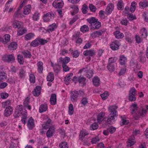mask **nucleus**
<instances>
[{"mask_svg":"<svg viewBox=\"0 0 148 148\" xmlns=\"http://www.w3.org/2000/svg\"><path fill=\"white\" fill-rule=\"evenodd\" d=\"M73 73H70L68 74L65 77L64 81L65 82V83L66 85H68L70 83L71 79V77L73 75Z\"/></svg>","mask_w":148,"mask_h":148,"instance_id":"34","label":"nucleus"},{"mask_svg":"<svg viewBox=\"0 0 148 148\" xmlns=\"http://www.w3.org/2000/svg\"><path fill=\"white\" fill-rule=\"evenodd\" d=\"M100 139L98 136H97L92 138L91 141L92 144H96L99 141Z\"/></svg>","mask_w":148,"mask_h":148,"instance_id":"56","label":"nucleus"},{"mask_svg":"<svg viewBox=\"0 0 148 148\" xmlns=\"http://www.w3.org/2000/svg\"><path fill=\"white\" fill-rule=\"evenodd\" d=\"M31 7L30 5H26L24 8L23 12L25 14L27 15L31 12Z\"/></svg>","mask_w":148,"mask_h":148,"instance_id":"35","label":"nucleus"},{"mask_svg":"<svg viewBox=\"0 0 148 148\" xmlns=\"http://www.w3.org/2000/svg\"><path fill=\"white\" fill-rule=\"evenodd\" d=\"M114 34L116 38L120 39L123 38L124 36V34L119 31H116L114 32Z\"/></svg>","mask_w":148,"mask_h":148,"instance_id":"31","label":"nucleus"},{"mask_svg":"<svg viewBox=\"0 0 148 148\" xmlns=\"http://www.w3.org/2000/svg\"><path fill=\"white\" fill-rule=\"evenodd\" d=\"M2 60L5 62H13L15 59L13 56L11 54L4 55L2 58Z\"/></svg>","mask_w":148,"mask_h":148,"instance_id":"13","label":"nucleus"},{"mask_svg":"<svg viewBox=\"0 0 148 148\" xmlns=\"http://www.w3.org/2000/svg\"><path fill=\"white\" fill-rule=\"evenodd\" d=\"M41 87L40 86H37L32 92V93L35 96H38L41 93Z\"/></svg>","mask_w":148,"mask_h":148,"instance_id":"20","label":"nucleus"},{"mask_svg":"<svg viewBox=\"0 0 148 148\" xmlns=\"http://www.w3.org/2000/svg\"><path fill=\"white\" fill-rule=\"evenodd\" d=\"M136 3L134 1H133L132 3L131 7L130 10L131 12H133L134 11L136 8Z\"/></svg>","mask_w":148,"mask_h":148,"instance_id":"55","label":"nucleus"},{"mask_svg":"<svg viewBox=\"0 0 148 148\" xmlns=\"http://www.w3.org/2000/svg\"><path fill=\"white\" fill-rule=\"evenodd\" d=\"M17 58L18 61L20 64H23L24 63V59L22 56L21 55H17Z\"/></svg>","mask_w":148,"mask_h":148,"instance_id":"60","label":"nucleus"},{"mask_svg":"<svg viewBox=\"0 0 148 148\" xmlns=\"http://www.w3.org/2000/svg\"><path fill=\"white\" fill-rule=\"evenodd\" d=\"M87 21L90 24L91 28L94 29H99L101 26V23L95 18L91 17L87 19Z\"/></svg>","mask_w":148,"mask_h":148,"instance_id":"2","label":"nucleus"},{"mask_svg":"<svg viewBox=\"0 0 148 148\" xmlns=\"http://www.w3.org/2000/svg\"><path fill=\"white\" fill-rule=\"evenodd\" d=\"M60 61H59L60 63L62 64V65H66L70 61V59L68 57H65L64 58H60Z\"/></svg>","mask_w":148,"mask_h":148,"instance_id":"27","label":"nucleus"},{"mask_svg":"<svg viewBox=\"0 0 148 148\" xmlns=\"http://www.w3.org/2000/svg\"><path fill=\"white\" fill-rule=\"evenodd\" d=\"M74 111L73 106L72 104H70L69 106V114L70 115H72Z\"/></svg>","mask_w":148,"mask_h":148,"instance_id":"52","label":"nucleus"},{"mask_svg":"<svg viewBox=\"0 0 148 148\" xmlns=\"http://www.w3.org/2000/svg\"><path fill=\"white\" fill-rule=\"evenodd\" d=\"M83 54L85 56H89L93 57L95 55V52L94 50L91 49L84 51Z\"/></svg>","mask_w":148,"mask_h":148,"instance_id":"19","label":"nucleus"},{"mask_svg":"<svg viewBox=\"0 0 148 148\" xmlns=\"http://www.w3.org/2000/svg\"><path fill=\"white\" fill-rule=\"evenodd\" d=\"M143 16L145 21L148 22V12H144Z\"/></svg>","mask_w":148,"mask_h":148,"instance_id":"64","label":"nucleus"},{"mask_svg":"<svg viewBox=\"0 0 148 148\" xmlns=\"http://www.w3.org/2000/svg\"><path fill=\"white\" fill-rule=\"evenodd\" d=\"M124 6L122 0H119L117 4V8L119 10H123Z\"/></svg>","mask_w":148,"mask_h":148,"instance_id":"43","label":"nucleus"},{"mask_svg":"<svg viewBox=\"0 0 148 148\" xmlns=\"http://www.w3.org/2000/svg\"><path fill=\"white\" fill-rule=\"evenodd\" d=\"M43 63L40 61H39L37 64V71L39 73H42L43 70Z\"/></svg>","mask_w":148,"mask_h":148,"instance_id":"23","label":"nucleus"},{"mask_svg":"<svg viewBox=\"0 0 148 148\" xmlns=\"http://www.w3.org/2000/svg\"><path fill=\"white\" fill-rule=\"evenodd\" d=\"M54 17L53 13L50 12L45 14L43 16V19L45 22H47L52 20Z\"/></svg>","mask_w":148,"mask_h":148,"instance_id":"5","label":"nucleus"},{"mask_svg":"<svg viewBox=\"0 0 148 148\" xmlns=\"http://www.w3.org/2000/svg\"><path fill=\"white\" fill-rule=\"evenodd\" d=\"M59 147L60 148H69L67 143L64 141H62L60 143Z\"/></svg>","mask_w":148,"mask_h":148,"instance_id":"54","label":"nucleus"},{"mask_svg":"<svg viewBox=\"0 0 148 148\" xmlns=\"http://www.w3.org/2000/svg\"><path fill=\"white\" fill-rule=\"evenodd\" d=\"M136 90L134 87H133L130 89L129 93V99L130 101H132L136 100Z\"/></svg>","mask_w":148,"mask_h":148,"instance_id":"4","label":"nucleus"},{"mask_svg":"<svg viewBox=\"0 0 148 148\" xmlns=\"http://www.w3.org/2000/svg\"><path fill=\"white\" fill-rule=\"evenodd\" d=\"M27 126L30 130H32L35 126L34 121L32 117H30L27 121Z\"/></svg>","mask_w":148,"mask_h":148,"instance_id":"12","label":"nucleus"},{"mask_svg":"<svg viewBox=\"0 0 148 148\" xmlns=\"http://www.w3.org/2000/svg\"><path fill=\"white\" fill-rule=\"evenodd\" d=\"M25 73V70L24 69L22 68L19 70L18 76L20 78L23 79L25 77L26 75Z\"/></svg>","mask_w":148,"mask_h":148,"instance_id":"36","label":"nucleus"},{"mask_svg":"<svg viewBox=\"0 0 148 148\" xmlns=\"http://www.w3.org/2000/svg\"><path fill=\"white\" fill-rule=\"evenodd\" d=\"M89 134V133L87 131L85 130H81L79 134V140H82L83 138H85V137H88L87 136Z\"/></svg>","mask_w":148,"mask_h":148,"instance_id":"18","label":"nucleus"},{"mask_svg":"<svg viewBox=\"0 0 148 148\" xmlns=\"http://www.w3.org/2000/svg\"><path fill=\"white\" fill-rule=\"evenodd\" d=\"M79 93L77 90H74L70 93V99L71 101L73 103L76 102L78 98Z\"/></svg>","mask_w":148,"mask_h":148,"instance_id":"7","label":"nucleus"},{"mask_svg":"<svg viewBox=\"0 0 148 148\" xmlns=\"http://www.w3.org/2000/svg\"><path fill=\"white\" fill-rule=\"evenodd\" d=\"M56 28L57 25L56 24L54 23L48 26L47 31L50 33L54 31Z\"/></svg>","mask_w":148,"mask_h":148,"instance_id":"30","label":"nucleus"},{"mask_svg":"<svg viewBox=\"0 0 148 148\" xmlns=\"http://www.w3.org/2000/svg\"><path fill=\"white\" fill-rule=\"evenodd\" d=\"M92 71L90 70V66L87 65L84 67L80 70L78 73H85L84 74L87 78L90 79L92 76Z\"/></svg>","mask_w":148,"mask_h":148,"instance_id":"3","label":"nucleus"},{"mask_svg":"<svg viewBox=\"0 0 148 148\" xmlns=\"http://www.w3.org/2000/svg\"><path fill=\"white\" fill-rule=\"evenodd\" d=\"M22 53L24 57L26 58H30L32 55L30 51L28 50H23L22 51Z\"/></svg>","mask_w":148,"mask_h":148,"instance_id":"37","label":"nucleus"},{"mask_svg":"<svg viewBox=\"0 0 148 148\" xmlns=\"http://www.w3.org/2000/svg\"><path fill=\"white\" fill-rule=\"evenodd\" d=\"M2 107L4 108H5L11 106H10L11 104V102L9 100H7L4 102H3L2 103Z\"/></svg>","mask_w":148,"mask_h":148,"instance_id":"48","label":"nucleus"},{"mask_svg":"<svg viewBox=\"0 0 148 148\" xmlns=\"http://www.w3.org/2000/svg\"><path fill=\"white\" fill-rule=\"evenodd\" d=\"M7 77V75L4 72H0V79L3 80L6 79Z\"/></svg>","mask_w":148,"mask_h":148,"instance_id":"62","label":"nucleus"},{"mask_svg":"<svg viewBox=\"0 0 148 148\" xmlns=\"http://www.w3.org/2000/svg\"><path fill=\"white\" fill-rule=\"evenodd\" d=\"M21 17L20 13L19 12V9H18L16 12L14 13L13 16L14 19L18 18Z\"/></svg>","mask_w":148,"mask_h":148,"instance_id":"58","label":"nucleus"},{"mask_svg":"<svg viewBox=\"0 0 148 148\" xmlns=\"http://www.w3.org/2000/svg\"><path fill=\"white\" fill-rule=\"evenodd\" d=\"M13 108L12 106L6 108L4 111V115L5 116H8L10 115L13 112Z\"/></svg>","mask_w":148,"mask_h":148,"instance_id":"17","label":"nucleus"},{"mask_svg":"<svg viewBox=\"0 0 148 148\" xmlns=\"http://www.w3.org/2000/svg\"><path fill=\"white\" fill-rule=\"evenodd\" d=\"M92 82L93 84L96 87L99 86L100 83V78L97 76L94 77L92 79Z\"/></svg>","mask_w":148,"mask_h":148,"instance_id":"28","label":"nucleus"},{"mask_svg":"<svg viewBox=\"0 0 148 148\" xmlns=\"http://www.w3.org/2000/svg\"><path fill=\"white\" fill-rule=\"evenodd\" d=\"M121 44L119 40H115L112 42L110 45L111 49L114 51L117 50L119 49Z\"/></svg>","mask_w":148,"mask_h":148,"instance_id":"8","label":"nucleus"},{"mask_svg":"<svg viewBox=\"0 0 148 148\" xmlns=\"http://www.w3.org/2000/svg\"><path fill=\"white\" fill-rule=\"evenodd\" d=\"M80 35V32H75L72 36V39L73 40H76L79 38Z\"/></svg>","mask_w":148,"mask_h":148,"instance_id":"57","label":"nucleus"},{"mask_svg":"<svg viewBox=\"0 0 148 148\" xmlns=\"http://www.w3.org/2000/svg\"><path fill=\"white\" fill-rule=\"evenodd\" d=\"M86 78L82 76L78 77V82L83 86L85 85L86 83Z\"/></svg>","mask_w":148,"mask_h":148,"instance_id":"39","label":"nucleus"},{"mask_svg":"<svg viewBox=\"0 0 148 148\" xmlns=\"http://www.w3.org/2000/svg\"><path fill=\"white\" fill-rule=\"evenodd\" d=\"M64 5V3L62 0H55L53 3V6L56 8H62Z\"/></svg>","mask_w":148,"mask_h":148,"instance_id":"11","label":"nucleus"},{"mask_svg":"<svg viewBox=\"0 0 148 148\" xmlns=\"http://www.w3.org/2000/svg\"><path fill=\"white\" fill-rule=\"evenodd\" d=\"M55 129L56 127L54 125L51 126L46 133L47 137L48 138L52 137L55 133Z\"/></svg>","mask_w":148,"mask_h":148,"instance_id":"10","label":"nucleus"},{"mask_svg":"<svg viewBox=\"0 0 148 148\" xmlns=\"http://www.w3.org/2000/svg\"><path fill=\"white\" fill-rule=\"evenodd\" d=\"M23 107L22 105H17L15 109V112L14 113V116L16 118H18L20 116L21 113L24 112V110Z\"/></svg>","mask_w":148,"mask_h":148,"instance_id":"6","label":"nucleus"},{"mask_svg":"<svg viewBox=\"0 0 148 148\" xmlns=\"http://www.w3.org/2000/svg\"><path fill=\"white\" fill-rule=\"evenodd\" d=\"M119 61L121 65H124L127 62V58L123 55H121L119 56Z\"/></svg>","mask_w":148,"mask_h":148,"instance_id":"15","label":"nucleus"},{"mask_svg":"<svg viewBox=\"0 0 148 148\" xmlns=\"http://www.w3.org/2000/svg\"><path fill=\"white\" fill-rule=\"evenodd\" d=\"M50 104L52 105H56L57 103V97L55 94L51 95L50 98Z\"/></svg>","mask_w":148,"mask_h":148,"instance_id":"22","label":"nucleus"},{"mask_svg":"<svg viewBox=\"0 0 148 148\" xmlns=\"http://www.w3.org/2000/svg\"><path fill=\"white\" fill-rule=\"evenodd\" d=\"M22 23L20 21L14 20L13 23V26L14 28L20 29L22 27Z\"/></svg>","mask_w":148,"mask_h":148,"instance_id":"21","label":"nucleus"},{"mask_svg":"<svg viewBox=\"0 0 148 148\" xmlns=\"http://www.w3.org/2000/svg\"><path fill=\"white\" fill-rule=\"evenodd\" d=\"M135 138L134 136H132L130 137L128 139V141L127 142V146L130 147L133 145L135 143Z\"/></svg>","mask_w":148,"mask_h":148,"instance_id":"26","label":"nucleus"},{"mask_svg":"<svg viewBox=\"0 0 148 148\" xmlns=\"http://www.w3.org/2000/svg\"><path fill=\"white\" fill-rule=\"evenodd\" d=\"M130 33L129 32H126L125 34V38L126 41L128 42H131V40L130 37Z\"/></svg>","mask_w":148,"mask_h":148,"instance_id":"59","label":"nucleus"},{"mask_svg":"<svg viewBox=\"0 0 148 148\" xmlns=\"http://www.w3.org/2000/svg\"><path fill=\"white\" fill-rule=\"evenodd\" d=\"M39 39H36L34 40H33L31 43L30 45L33 47H36L40 45Z\"/></svg>","mask_w":148,"mask_h":148,"instance_id":"46","label":"nucleus"},{"mask_svg":"<svg viewBox=\"0 0 148 148\" xmlns=\"http://www.w3.org/2000/svg\"><path fill=\"white\" fill-rule=\"evenodd\" d=\"M45 117L46 118L45 119L47 121L45 122V123L42 124V127L43 129L47 130L48 128L49 129V127L51 126L50 125L51 124V120L47 116H45Z\"/></svg>","mask_w":148,"mask_h":148,"instance_id":"16","label":"nucleus"},{"mask_svg":"<svg viewBox=\"0 0 148 148\" xmlns=\"http://www.w3.org/2000/svg\"><path fill=\"white\" fill-rule=\"evenodd\" d=\"M105 115V114L103 112H101L98 114L97 119L99 123H100L103 120Z\"/></svg>","mask_w":148,"mask_h":148,"instance_id":"32","label":"nucleus"},{"mask_svg":"<svg viewBox=\"0 0 148 148\" xmlns=\"http://www.w3.org/2000/svg\"><path fill=\"white\" fill-rule=\"evenodd\" d=\"M103 32L102 31L94 32L90 34V36L92 38L94 39L102 35Z\"/></svg>","mask_w":148,"mask_h":148,"instance_id":"25","label":"nucleus"},{"mask_svg":"<svg viewBox=\"0 0 148 148\" xmlns=\"http://www.w3.org/2000/svg\"><path fill=\"white\" fill-rule=\"evenodd\" d=\"M121 121L120 122V125L122 126L128 124L129 123V121L127 120L125 116H121Z\"/></svg>","mask_w":148,"mask_h":148,"instance_id":"38","label":"nucleus"},{"mask_svg":"<svg viewBox=\"0 0 148 148\" xmlns=\"http://www.w3.org/2000/svg\"><path fill=\"white\" fill-rule=\"evenodd\" d=\"M40 13L36 11L33 14L32 16L33 19L35 21H37L39 19Z\"/></svg>","mask_w":148,"mask_h":148,"instance_id":"49","label":"nucleus"},{"mask_svg":"<svg viewBox=\"0 0 148 148\" xmlns=\"http://www.w3.org/2000/svg\"><path fill=\"white\" fill-rule=\"evenodd\" d=\"M114 8V6L112 3H109L108 4L105 10V13L109 15L111 14Z\"/></svg>","mask_w":148,"mask_h":148,"instance_id":"14","label":"nucleus"},{"mask_svg":"<svg viewBox=\"0 0 148 148\" xmlns=\"http://www.w3.org/2000/svg\"><path fill=\"white\" fill-rule=\"evenodd\" d=\"M107 67L109 71L113 72L116 69L117 66L116 64H108Z\"/></svg>","mask_w":148,"mask_h":148,"instance_id":"29","label":"nucleus"},{"mask_svg":"<svg viewBox=\"0 0 148 148\" xmlns=\"http://www.w3.org/2000/svg\"><path fill=\"white\" fill-rule=\"evenodd\" d=\"M48 109V106L46 104L41 105L39 107V113H42L45 112Z\"/></svg>","mask_w":148,"mask_h":148,"instance_id":"33","label":"nucleus"},{"mask_svg":"<svg viewBox=\"0 0 148 148\" xmlns=\"http://www.w3.org/2000/svg\"><path fill=\"white\" fill-rule=\"evenodd\" d=\"M131 113L132 114H135L134 117L137 120L141 117L145 116L148 110V106L138 107L137 104L135 103L132 104L130 107Z\"/></svg>","mask_w":148,"mask_h":148,"instance_id":"1","label":"nucleus"},{"mask_svg":"<svg viewBox=\"0 0 148 148\" xmlns=\"http://www.w3.org/2000/svg\"><path fill=\"white\" fill-rule=\"evenodd\" d=\"M118 108L117 106L116 105H113L110 106L108 108L109 111L111 112L110 114H114V113L116 112V115L118 116V114L116 110Z\"/></svg>","mask_w":148,"mask_h":148,"instance_id":"24","label":"nucleus"},{"mask_svg":"<svg viewBox=\"0 0 148 148\" xmlns=\"http://www.w3.org/2000/svg\"><path fill=\"white\" fill-rule=\"evenodd\" d=\"M3 38L4 39L2 38V43L6 44L10 41V36L9 34H5L3 36Z\"/></svg>","mask_w":148,"mask_h":148,"instance_id":"40","label":"nucleus"},{"mask_svg":"<svg viewBox=\"0 0 148 148\" xmlns=\"http://www.w3.org/2000/svg\"><path fill=\"white\" fill-rule=\"evenodd\" d=\"M29 80L30 82L32 83H34L35 82L34 75L33 74H31L29 75Z\"/></svg>","mask_w":148,"mask_h":148,"instance_id":"61","label":"nucleus"},{"mask_svg":"<svg viewBox=\"0 0 148 148\" xmlns=\"http://www.w3.org/2000/svg\"><path fill=\"white\" fill-rule=\"evenodd\" d=\"M116 112L114 114H110L108 116L107 119V122L109 124H113L115 123V118H117L118 116L116 115Z\"/></svg>","mask_w":148,"mask_h":148,"instance_id":"9","label":"nucleus"},{"mask_svg":"<svg viewBox=\"0 0 148 148\" xmlns=\"http://www.w3.org/2000/svg\"><path fill=\"white\" fill-rule=\"evenodd\" d=\"M80 31L83 33H85L89 31L88 26L86 25L82 26L80 28Z\"/></svg>","mask_w":148,"mask_h":148,"instance_id":"50","label":"nucleus"},{"mask_svg":"<svg viewBox=\"0 0 148 148\" xmlns=\"http://www.w3.org/2000/svg\"><path fill=\"white\" fill-rule=\"evenodd\" d=\"M139 6L141 8L144 9L146 7H148V1H144L143 2H140L139 3Z\"/></svg>","mask_w":148,"mask_h":148,"instance_id":"44","label":"nucleus"},{"mask_svg":"<svg viewBox=\"0 0 148 148\" xmlns=\"http://www.w3.org/2000/svg\"><path fill=\"white\" fill-rule=\"evenodd\" d=\"M109 95L108 92L107 91H105L103 93L101 94L100 96L103 100L107 99Z\"/></svg>","mask_w":148,"mask_h":148,"instance_id":"53","label":"nucleus"},{"mask_svg":"<svg viewBox=\"0 0 148 148\" xmlns=\"http://www.w3.org/2000/svg\"><path fill=\"white\" fill-rule=\"evenodd\" d=\"M89 137H85V138H83L82 140H79L83 143L84 145H89L90 144L89 141L88 140Z\"/></svg>","mask_w":148,"mask_h":148,"instance_id":"51","label":"nucleus"},{"mask_svg":"<svg viewBox=\"0 0 148 148\" xmlns=\"http://www.w3.org/2000/svg\"><path fill=\"white\" fill-rule=\"evenodd\" d=\"M17 44L16 42H12L8 46V48L9 49L13 50L17 48Z\"/></svg>","mask_w":148,"mask_h":148,"instance_id":"41","label":"nucleus"},{"mask_svg":"<svg viewBox=\"0 0 148 148\" xmlns=\"http://www.w3.org/2000/svg\"><path fill=\"white\" fill-rule=\"evenodd\" d=\"M142 32V35L144 38H145L147 36V30L145 28H143L141 30Z\"/></svg>","mask_w":148,"mask_h":148,"instance_id":"63","label":"nucleus"},{"mask_svg":"<svg viewBox=\"0 0 148 148\" xmlns=\"http://www.w3.org/2000/svg\"><path fill=\"white\" fill-rule=\"evenodd\" d=\"M71 8L72 9L73 11L71 12V13L72 15H74L75 14L77 13L78 12L79 9L78 6L76 5H74L71 7Z\"/></svg>","mask_w":148,"mask_h":148,"instance_id":"47","label":"nucleus"},{"mask_svg":"<svg viewBox=\"0 0 148 148\" xmlns=\"http://www.w3.org/2000/svg\"><path fill=\"white\" fill-rule=\"evenodd\" d=\"M35 36L34 34L33 33H29L25 35V39L26 40H28L32 39Z\"/></svg>","mask_w":148,"mask_h":148,"instance_id":"45","label":"nucleus"},{"mask_svg":"<svg viewBox=\"0 0 148 148\" xmlns=\"http://www.w3.org/2000/svg\"><path fill=\"white\" fill-rule=\"evenodd\" d=\"M54 78V76L53 73L50 72L48 74L47 77V81L49 82H52Z\"/></svg>","mask_w":148,"mask_h":148,"instance_id":"42","label":"nucleus"}]
</instances>
